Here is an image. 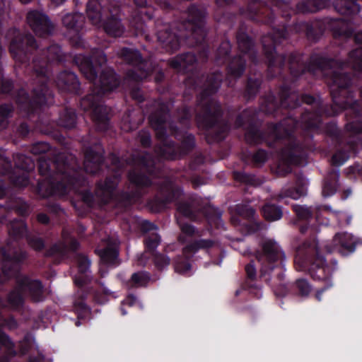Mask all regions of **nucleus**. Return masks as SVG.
Returning <instances> with one entry per match:
<instances>
[{
    "mask_svg": "<svg viewBox=\"0 0 362 362\" xmlns=\"http://www.w3.org/2000/svg\"><path fill=\"white\" fill-rule=\"evenodd\" d=\"M177 210L180 214L185 217L192 218V213L190 206L185 204H180L177 206Z\"/></svg>",
    "mask_w": 362,
    "mask_h": 362,
    "instance_id": "obj_40",
    "label": "nucleus"
},
{
    "mask_svg": "<svg viewBox=\"0 0 362 362\" xmlns=\"http://www.w3.org/2000/svg\"><path fill=\"white\" fill-rule=\"evenodd\" d=\"M76 261L78 273L74 277V282L76 285L81 286L90 279L88 269L90 262L86 256L81 255H76Z\"/></svg>",
    "mask_w": 362,
    "mask_h": 362,
    "instance_id": "obj_13",
    "label": "nucleus"
},
{
    "mask_svg": "<svg viewBox=\"0 0 362 362\" xmlns=\"http://www.w3.org/2000/svg\"><path fill=\"white\" fill-rule=\"evenodd\" d=\"M195 61V56L193 54L187 53L185 55L177 57L170 62V64L175 69L185 67Z\"/></svg>",
    "mask_w": 362,
    "mask_h": 362,
    "instance_id": "obj_25",
    "label": "nucleus"
},
{
    "mask_svg": "<svg viewBox=\"0 0 362 362\" xmlns=\"http://www.w3.org/2000/svg\"><path fill=\"white\" fill-rule=\"evenodd\" d=\"M297 286L299 288V291L302 295H307L310 291V288L308 282L304 279H300L297 281Z\"/></svg>",
    "mask_w": 362,
    "mask_h": 362,
    "instance_id": "obj_41",
    "label": "nucleus"
},
{
    "mask_svg": "<svg viewBox=\"0 0 362 362\" xmlns=\"http://www.w3.org/2000/svg\"><path fill=\"white\" fill-rule=\"evenodd\" d=\"M158 39L171 50L177 49L180 43V39L177 35L167 30H159Z\"/></svg>",
    "mask_w": 362,
    "mask_h": 362,
    "instance_id": "obj_18",
    "label": "nucleus"
},
{
    "mask_svg": "<svg viewBox=\"0 0 362 362\" xmlns=\"http://www.w3.org/2000/svg\"><path fill=\"white\" fill-rule=\"evenodd\" d=\"M149 281V276L145 272L134 273L132 276L131 282L135 286H145Z\"/></svg>",
    "mask_w": 362,
    "mask_h": 362,
    "instance_id": "obj_29",
    "label": "nucleus"
},
{
    "mask_svg": "<svg viewBox=\"0 0 362 362\" xmlns=\"http://www.w3.org/2000/svg\"><path fill=\"white\" fill-rule=\"evenodd\" d=\"M284 257L279 245L273 240L267 239L262 244V254L258 257L261 264V272L264 274L274 269V264Z\"/></svg>",
    "mask_w": 362,
    "mask_h": 362,
    "instance_id": "obj_4",
    "label": "nucleus"
},
{
    "mask_svg": "<svg viewBox=\"0 0 362 362\" xmlns=\"http://www.w3.org/2000/svg\"><path fill=\"white\" fill-rule=\"evenodd\" d=\"M141 227L144 231L156 230V226L148 221H142Z\"/></svg>",
    "mask_w": 362,
    "mask_h": 362,
    "instance_id": "obj_51",
    "label": "nucleus"
},
{
    "mask_svg": "<svg viewBox=\"0 0 362 362\" xmlns=\"http://www.w3.org/2000/svg\"><path fill=\"white\" fill-rule=\"evenodd\" d=\"M58 86H66L68 88H75L78 84L77 77L75 74L72 72H63L58 78Z\"/></svg>",
    "mask_w": 362,
    "mask_h": 362,
    "instance_id": "obj_24",
    "label": "nucleus"
},
{
    "mask_svg": "<svg viewBox=\"0 0 362 362\" xmlns=\"http://www.w3.org/2000/svg\"><path fill=\"white\" fill-rule=\"evenodd\" d=\"M214 245V242L209 240H201L197 243H195L194 245H189L186 246L183 252L185 255L188 256V254L189 252L195 251L197 249L199 248H209L212 247Z\"/></svg>",
    "mask_w": 362,
    "mask_h": 362,
    "instance_id": "obj_28",
    "label": "nucleus"
},
{
    "mask_svg": "<svg viewBox=\"0 0 362 362\" xmlns=\"http://www.w3.org/2000/svg\"><path fill=\"white\" fill-rule=\"evenodd\" d=\"M47 58L49 62H58L62 60L61 48L57 45L49 47L47 50Z\"/></svg>",
    "mask_w": 362,
    "mask_h": 362,
    "instance_id": "obj_30",
    "label": "nucleus"
},
{
    "mask_svg": "<svg viewBox=\"0 0 362 362\" xmlns=\"http://www.w3.org/2000/svg\"><path fill=\"white\" fill-rule=\"evenodd\" d=\"M336 185L326 182L322 188V194L324 197H329L334 194L336 192Z\"/></svg>",
    "mask_w": 362,
    "mask_h": 362,
    "instance_id": "obj_39",
    "label": "nucleus"
},
{
    "mask_svg": "<svg viewBox=\"0 0 362 362\" xmlns=\"http://www.w3.org/2000/svg\"><path fill=\"white\" fill-rule=\"evenodd\" d=\"M220 82H221L220 78H216V80L211 83V87L210 88V89L207 90L206 91L209 93H211L216 91L220 86Z\"/></svg>",
    "mask_w": 362,
    "mask_h": 362,
    "instance_id": "obj_54",
    "label": "nucleus"
},
{
    "mask_svg": "<svg viewBox=\"0 0 362 362\" xmlns=\"http://www.w3.org/2000/svg\"><path fill=\"white\" fill-rule=\"evenodd\" d=\"M306 187L305 185L300 186L297 189L291 190L288 187L282 189L281 193L279 194V199L290 197L293 199H298L306 194Z\"/></svg>",
    "mask_w": 362,
    "mask_h": 362,
    "instance_id": "obj_21",
    "label": "nucleus"
},
{
    "mask_svg": "<svg viewBox=\"0 0 362 362\" xmlns=\"http://www.w3.org/2000/svg\"><path fill=\"white\" fill-rule=\"evenodd\" d=\"M206 13L195 6L189 9L188 24L192 30V36L197 42L204 39L205 30L204 28Z\"/></svg>",
    "mask_w": 362,
    "mask_h": 362,
    "instance_id": "obj_6",
    "label": "nucleus"
},
{
    "mask_svg": "<svg viewBox=\"0 0 362 362\" xmlns=\"http://www.w3.org/2000/svg\"><path fill=\"white\" fill-rule=\"evenodd\" d=\"M66 0H52V3L54 4L56 6H59L62 4H63Z\"/></svg>",
    "mask_w": 362,
    "mask_h": 362,
    "instance_id": "obj_63",
    "label": "nucleus"
},
{
    "mask_svg": "<svg viewBox=\"0 0 362 362\" xmlns=\"http://www.w3.org/2000/svg\"><path fill=\"white\" fill-rule=\"evenodd\" d=\"M101 262L107 265H116L118 257L117 243H109L104 249H97Z\"/></svg>",
    "mask_w": 362,
    "mask_h": 362,
    "instance_id": "obj_15",
    "label": "nucleus"
},
{
    "mask_svg": "<svg viewBox=\"0 0 362 362\" xmlns=\"http://www.w3.org/2000/svg\"><path fill=\"white\" fill-rule=\"evenodd\" d=\"M160 238L156 233H152L146 240V246L148 251L153 252L160 244Z\"/></svg>",
    "mask_w": 362,
    "mask_h": 362,
    "instance_id": "obj_31",
    "label": "nucleus"
},
{
    "mask_svg": "<svg viewBox=\"0 0 362 362\" xmlns=\"http://www.w3.org/2000/svg\"><path fill=\"white\" fill-rule=\"evenodd\" d=\"M264 217L271 221L279 220L282 216L281 209L274 204H266L262 209Z\"/></svg>",
    "mask_w": 362,
    "mask_h": 362,
    "instance_id": "obj_22",
    "label": "nucleus"
},
{
    "mask_svg": "<svg viewBox=\"0 0 362 362\" xmlns=\"http://www.w3.org/2000/svg\"><path fill=\"white\" fill-rule=\"evenodd\" d=\"M357 243L356 240L351 234L346 233H337L333 239L332 246H326V250L328 252L337 250L341 255L353 252L355 250V245Z\"/></svg>",
    "mask_w": 362,
    "mask_h": 362,
    "instance_id": "obj_9",
    "label": "nucleus"
},
{
    "mask_svg": "<svg viewBox=\"0 0 362 362\" xmlns=\"http://www.w3.org/2000/svg\"><path fill=\"white\" fill-rule=\"evenodd\" d=\"M95 85L99 88L97 95L110 91L119 85L117 76L112 69H108L102 73L99 83H95ZM81 105L86 111L91 112L93 119L97 122L99 129H103L107 127L108 108L100 103L98 95H88L82 99Z\"/></svg>",
    "mask_w": 362,
    "mask_h": 362,
    "instance_id": "obj_1",
    "label": "nucleus"
},
{
    "mask_svg": "<svg viewBox=\"0 0 362 362\" xmlns=\"http://www.w3.org/2000/svg\"><path fill=\"white\" fill-rule=\"evenodd\" d=\"M118 11L117 8H113V10H109V12L112 15L108 18L103 25L105 31L111 36L120 37L124 32V27L121 23L120 21L117 19L112 13L117 14Z\"/></svg>",
    "mask_w": 362,
    "mask_h": 362,
    "instance_id": "obj_14",
    "label": "nucleus"
},
{
    "mask_svg": "<svg viewBox=\"0 0 362 362\" xmlns=\"http://www.w3.org/2000/svg\"><path fill=\"white\" fill-rule=\"evenodd\" d=\"M95 300L99 303H104L105 302H106V299L104 298V299H100L98 295L95 296Z\"/></svg>",
    "mask_w": 362,
    "mask_h": 362,
    "instance_id": "obj_64",
    "label": "nucleus"
},
{
    "mask_svg": "<svg viewBox=\"0 0 362 362\" xmlns=\"http://www.w3.org/2000/svg\"><path fill=\"white\" fill-rule=\"evenodd\" d=\"M135 3L139 6H143L146 4V0H134Z\"/></svg>",
    "mask_w": 362,
    "mask_h": 362,
    "instance_id": "obj_62",
    "label": "nucleus"
},
{
    "mask_svg": "<svg viewBox=\"0 0 362 362\" xmlns=\"http://www.w3.org/2000/svg\"><path fill=\"white\" fill-rule=\"evenodd\" d=\"M27 22L36 35L49 34L52 30L47 16L38 11H30L27 15Z\"/></svg>",
    "mask_w": 362,
    "mask_h": 362,
    "instance_id": "obj_7",
    "label": "nucleus"
},
{
    "mask_svg": "<svg viewBox=\"0 0 362 362\" xmlns=\"http://www.w3.org/2000/svg\"><path fill=\"white\" fill-rule=\"evenodd\" d=\"M112 4V0H100V2L98 1H89L87 5V16L91 23L98 27L102 25L101 21V7L105 6L107 4Z\"/></svg>",
    "mask_w": 362,
    "mask_h": 362,
    "instance_id": "obj_11",
    "label": "nucleus"
},
{
    "mask_svg": "<svg viewBox=\"0 0 362 362\" xmlns=\"http://www.w3.org/2000/svg\"><path fill=\"white\" fill-rule=\"evenodd\" d=\"M318 243L313 242L312 244L305 243L300 247L295 257L296 269L300 271L306 267L307 262L310 261V257L315 256V261L311 268V275L315 279L327 280L334 270V266L326 264L324 258L321 256Z\"/></svg>",
    "mask_w": 362,
    "mask_h": 362,
    "instance_id": "obj_2",
    "label": "nucleus"
},
{
    "mask_svg": "<svg viewBox=\"0 0 362 362\" xmlns=\"http://www.w3.org/2000/svg\"><path fill=\"white\" fill-rule=\"evenodd\" d=\"M76 310L80 318L88 317L90 313V309L83 303H80L78 305H76Z\"/></svg>",
    "mask_w": 362,
    "mask_h": 362,
    "instance_id": "obj_38",
    "label": "nucleus"
},
{
    "mask_svg": "<svg viewBox=\"0 0 362 362\" xmlns=\"http://www.w3.org/2000/svg\"><path fill=\"white\" fill-rule=\"evenodd\" d=\"M175 270L177 273L183 275H190L192 274V267L187 262L177 261L175 265Z\"/></svg>",
    "mask_w": 362,
    "mask_h": 362,
    "instance_id": "obj_34",
    "label": "nucleus"
},
{
    "mask_svg": "<svg viewBox=\"0 0 362 362\" xmlns=\"http://www.w3.org/2000/svg\"><path fill=\"white\" fill-rule=\"evenodd\" d=\"M293 210L296 215L301 219H308L311 216L310 208L305 206L294 205Z\"/></svg>",
    "mask_w": 362,
    "mask_h": 362,
    "instance_id": "obj_35",
    "label": "nucleus"
},
{
    "mask_svg": "<svg viewBox=\"0 0 362 362\" xmlns=\"http://www.w3.org/2000/svg\"><path fill=\"white\" fill-rule=\"evenodd\" d=\"M24 44L28 47H34L35 41L30 35L13 40L10 45V51L16 60H21V56L25 54Z\"/></svg>",
    "mask_w": 362,
    "mask_h": 362,
    "instance_id": "obj_12",
    "label": "nucleus"
},
{
    "mask_svg": "<svg viewBox=\"0 0 362 362\" xmlns=\"http://www.w3.org/2000/svg\"><path fill=\"white\" fill-rule=\"evenodd\" d=\"M106 62L105 55L100 51H97L91 58L78 57L76 63L78 64L81 72L90 81H95L97 78V73L99 68Z\"/></svg>",
    "mask_w": 362,
    "mask_h": 362,
    "instance_id": "obj_5",
    "label": "nucleus"
},
{
    "mask_svg": "<svg viewBox=\"0 0 362 362\" xmlns=\"http://www.w3.org/2000/svg\"><path fill=\"white\" fill-rule=\"evenodd\" d=\"M255 160L258 163H264L266 160L267 154L264 151H259L255 155Z\"/></svg>",
    "mask_w": 362,
    "mask_h": 362,
    "instance_id": "obj_52",
    "label": "nucleus"
},
{
    "mask_svg": "<svg viewBox=\"0 0 362 362\" xmlns=\"http://www.w3.org/2000/svg\"><path fill=\"white\" fill-rule=\"evenodd\" d=\"M154 262L156 265L159 268H163L169 264V259L160 254L153 255Z\"/></svg>",
    "mask_w": 362,
    "mask_h": 362,
    "instance_id": "obj_37",
    "label": "nucleus"
},
{
    "mask_svg": "<svg viewBox=\"0 0 362 362\" xmlns=\"http://www.w3.org/2000/svg\"><path fill=\"white\" fill-rule=\"evenodd\" d=\"M1 345H4L7 347H10V346L11 345V342L8 337L1 332H0V346Z\"/></svg>",
    "mask_w": 362,
    "mask_h": 362,
    "instance_id": "obj_53",
    "label": "nucleus"
},
{
    "mask_svg": "<svg viewBox=\"0 0 362 362\" xmlns=\"http://www.w3.org/2000/svg\"><path fill=\"white\" fill-rule=\"evenodd\" d=\"M76 123V115L74 112H66L64 116L61 117L60 124L61 125L66 127L71 128Z\"/></svg>",
    "mask_w": 362,
    "mask_h": 362,
    "instance_id": "obj_32",
    "label": "nucleus"
},
{
    "mask_svg": "<svg viewBox=\"0 0 362 362\" xmlns=\"http://www.w3.org/2000/svg\"><path fill=\"white\" fill-rule=\"evenodd\" d=\"M239 214L247 218H250V217H253L255 214V211L253 209H252L251 207H248V206H246L245 209H239Z\"/></svg>",
    "mask_w": 362,
    "mask_h": 362,
    "instance_id": "obj_44",
    "label": "nucleus"
},
{
    "mask_svg": "<svg viewBox=\"0 0 362 362\" xmlns=\"http://www.w3.org/2000/svg\"><path fill=\"white\" fill-rule=\"evenodd\" d=\"M349 158V156L345 152H338L332 156V163L336 165H342Z\"/></svg>",
    "mask_w": 362,
    "mask_h": 362,
    "instance_id": "obj_36",
    "label": "nucleus"
},
{
    "mask_svg": "<svg viewBox=\"0 0 362 362\" xmlns=\"http://www.w3.org/2000/svg\"><path fill=\"white\" fill-rule=\"evenodd\" d=\"M332 80V86L336 85L339 88H346L350 82V78L346 74L332 71L330 76Z\"/></svg>",
    "mask_w": 362,
    "mask_h": 362,
    "instance_id": "obj_26",
    "label": "nucleus"
},
{
    "mask_svg": "<svg viewBox=\"0 0 362 362\" xmlns=\"http://www.w3.org/2000/svg\"><path fill=\"white\" fill-rule=\"evenodd\" d=\"M63 239H64V243L63 244L61 245H55L53 248H52V250H53V253L54 252H59V253H64L65 252V250H74L77 248L78 244L77 243L76 240L72 239V238H69L67 236H66V232L64 231L63 232Z\"/></svg>",
    "mask_w": 362,
    "mask_h": 362,
    "instance_id": "obj_23",
    "label": "nucleus"
},
{
    "mask_svg": "<svg viewBox=\"0 0 362 362\" xmlns=\"http://www.w3.org/2000/svg\"><path fill=\"white\" fill-rule=\"evenodd\" d=\"M335 8L338 12L344 15L357 13L360 11L359 6L356 2L346 0H337L335 3Z\"/></svg>",
    "mask_w": 362,
    "mask_h": 362,
    "instance_id": "obj_20",
    "label": "nucleus"
},
{
    "mask_svg": "<svg viewBox=\"0 0 362 362\" xmlns=\"http://www.w3.org/2000/svg\"><path fill=\"white\" fill-rule=\"evenodd\" d=\"M124 304L129 306L136 305V304H139V302L137 300L136 298L132 295H129L127 298L124 300Z\"/></svg>",
    "mask_w": 362,
    "mask_h": 362,
    "instance_id": "obj_50",
    "label": "nucleus"
},
{
    "mask_svg": "<svg viewBox=\"0 0 362 362\" xmlns=\"http://www.w3.org/2000/svg\"><path fill=\"white\" fill-rule=\"evenodd\" d=\"M141 142L144 146L150 144V136L148 132H144V135L141 136Z\"/></svg>",
    "mask_w": 362,
    "mask_h": 362,
    "instance_id": "obj_56",
    "label": "nucleus"
},
{
    "mask_svg": "<svg viewBox=\"0 0 362 362\" xmlns=\"http://www.w3.org/2000/svg\"><path fill=\"white\" fill-rule=\"evenodd\" d=\"M182 194V192L177 189L172 191V197L168 198V202H173L175 199L178 198Z\"/></svg>",
    "mask_w": 362,
    "mask_h": 362,
    "instance_id": "obj_58",
    "label": "nucleus"
},
{
    "mask_svg": "<svg viewBox=\"0 0 362 362\" xmlns=\"http://www.w3.org/2000/svg\"><path fill=\"white\" fill-rule=\"evenodd\" d=\"M151 124L154 127V128L156 129V130L158 132L157 134H160V129H159V126H160V131H162V129H163V121H160V122H158V124H156L157 122L155 121V119L154 117L152 116L151 117Z\"/></svg>",
    "mask_w": 362,
    "mask_h": 362,
    "instance_id": "obj_57",
    "label": "nucleus"
},
{
    "mask_svg": "<svg viewBox=\"0 0 362 362\" xmlns=\"http://www.w3.org/2000/svg\"><path fill=\"white\" fill-rule=\"evenodd\" d=\"M30 246L36 250H40L44 247L42 240L40 238L33 239L30 241Z\"/></svg>",
    "mask_w": 362,
    "mask_h": 362,
    "instance_id": "obj_45",
    "label": "nucleus"
},
{
    "mask_svg": "<svg viewBox=\"0 0 362 362\" xmlns=\"http://www.w3.org/2000/svg\"><path fill=\"white\" fill-rule=\"evenodd\" d=\"M355 40L358 43H361L362 44V32L361 33H358L357 34H356V35H355Z\"/></svg>",
    "mask_w": 362,
    "mask_h": 362,
    "instance_id": "obj_61",
    "label": "nucleus"
},
{
    "mask_svg": "<svg viewBox=\"0 0 362 362\" xmlns=\"http://www.w3.org/2000/svg\"><path fill=\"white\" fill-rule=\"evenodd\" d=\"M37 220L42 223H47L49 221V218L46 214H41L38 215Z\"/></svg>",
    "mask_w": 362,
    "mask_h": 362,
    "instance_id": "obj_60",
    "label": "nucleus"
},
{
    "mask_svg": "<svg viewBox=\"0 0 362 362\" xmlns=\"http://www.w3.org/2000/svg\"><path fill=\"white\" fill-rule=\"evenodd\" d=\"M35 71L37 73V76H44L45 75L46 71L43 69V66L45 62H42V64L40 62L35 61Z\"/></svg>",
    "mask_w": 362,
    "mask_h": 362,
    "instance_id": "obj_46",
    "label": "nucleus"
},
{
    "mask_svg": "<svg viewBox=\"0 0 362 362\" xmlns=\"http://www.w3.org/2000/svg\"><path fill=\"white\" fill-rule=\"evenodd\" d=\"M129 180H131V182L138 185H144L145 182L143 181V177H141L140 175H136L133 173H129Z\"/></svg>",
    "mask_w": 362,
    "mask_h": 362,
    "instance_id": "obj_48",
    "label": "nucleus"
},
{
    "mask_svg": "<svg viewBox=\"0 0 362 362\" xmlns=\"http://www.w3.org/2000/svg\"><path fill=\"white\" fill-rule=\"evenodd\" d=\"M102 160L103 156L101 153L91 154L88 153L84 160L85 170L89 173H95L99 170Z\"/></svg>",
    "mask_w": 362,
    "mask_h": 362,
    "instance_id": "obj_19",
    "label": "nucleus"
},
{
    "mask_svg": "<svg viewBox=\"0 0 362 362\" xmlns=\"http://www.w3.org/2000/svg\"><path fill=\"white\" fill-rule=\"evenodd\" d=\"M18 284V287L8 296V303L11 308L16 309L21 306L25 295H30L35 301L42 300V286L39 281L25 276L20 278Z\"/></svg>",
    "mask_w": 362,
    "mask_h": 362,
    "instance_id": "obj_3",
    "label": "nucleus"
},
{
    "mask_svg": "<svg viewBox=\"0 0 362 362\" xmlns=\"http://www.w3.org/2000/svg\"><path fill=\"white\" fill-rule=\"evenodd\" d=\"M121 54L129 63L139 64L142 62L141 54L136 49L125 48L122 50Z\"/></svg>",
    "mask_w": 362,
    "mask_h": 362,
    "instance_id": "obj_27",
    "label": "nucleus"
},
{
    "mask_svg": "<svg viewBox=\"0 0 362 362\" xmlns=\"http://www.w3.org/2000/svg\"><path fill=\"white\" fill-rule=\"evenodd\" d=\"M74 186V179L70 177L67 181L58 183L56 186H50L48 189H45V183L39 184V192L42 197H47L52 194L64 196L69 192L71 188Z\"/></svg>",
    "mask_w": 362,
    "mask_h": 362,
    "instance_id": "obj_10",
    "label": "nucleus"
},
{
    "mask_svg": "<svg viewBox=\"0 0 362 362\" xmlns=\"http://www.w3.org/2000/svg\"><path fill=\"white\" fill-rule=\"evenodd\" d=\"M339 224H349L351 222V216L344 212H339L337 214Z\"/></svg>",
    "mask_w": 362,
    "mask_h": 362,
    "instance_id": "obj_43",
    "label": "nucleus"
},
{
    "mask_svg": "<svg viewBox=\"0 0 362 362\" xmlns=\"http://www.w3.org/2000/svg\"><path fill=\"white\" fill-rule=\"evenodd\" d=\"M11 108L8 105L0 106V129L6 127L8 124L7 117L11 112Z\"/></svg>",
    "mask_w": 362,
    "mask_h": 362,
    "instance_id": "obj_33",
    "label": "nucleus"
},
{
    "mask_svg": "<svg viewBox=\"0 0 362 362\" xmlns=\"http://www.w3.org/2000/svg\"><path fill=\"white\" fill-rule=\"evenodd\" d=\"M245 271L247 276L252 279L255 276L256 271L253 263H250L245 267Z\"/></svg>",
    "mask_w": 362,
    "mask_h": 362,
    "instance_id": "obj_49",
    "label": "nucleus"
},
{
    "mask_svg": "<svg viewBox=\"0 0 362 362\" xmlns=\"http://www.w3.org/2000/svg\"><path fill=\"white\" fill-rule=\"evenodd\" d=\"M245 66L244 64L240 62V64L239 65L238 68L237 69H233V67H230V73L231 75L234 77L240 76L244 71Z\"/></svg>",
    "mask_w": 362,
    "mask_h": 362,
    "instance_id": "obj_47",
    "label": "nucleus"
},
{
    "mask_svg": "<svg viewBox=\"0 0 362 362\" xmlns=\"http://www.w3.org/2000/svg\"><path fill=\"white\" fill-rule=\"evenodd\" d=\"M16 185H18L21 187H24L28 185V180L26 177L23 176L22 177V181L20 180V178H18L17 180H16Z\"/></svg>",
    "mask_w": 362,
    "mask_h": 362,
    "instance_id": "obj_59",
    "label": "nucleus"
},
{
    "mask_svg": "<svg viewBox=\"0 0 362 362\" xmlns=\"http://www.w3.org/2000/svg\"><path fill=\"white\" fill-rule=\"evenodd\" d=\"M117 185V180H109L105 182L104 185H99L96 192V196L101 199V200L106 203L112 197L114 194V189Z\"/></svg>",
    "mask_w": 362,
    "mask_h": 362,
    "instance_id": "obj_16",
    "label": "nucleus"
},
{
    "mask_svg": "<svg viewBox=\"0 0 362 362\" xmlns=\"http://www.w3.org/2000/svg\"><path fill=\"white\" fill-rule=\"evenodd\" d=\"M0 255L2 256L1 264L2 267L3 276L0 274V281L15 274L18 271L19 264L25 257V254L21 252L19 255L14 254L12 257L8 255L2 249H0Z\"/></svg>",
    "mask_w": 362,
    "mask_h": 362,
    "instance_id": "obj_8",
    "label": "nucleus"
},
{
    "mask_svg": "<svg viewBox=\"0 0 362 362\" xmlns=\"http://www.w3.org/2000/svg\"><path fill=\"white\" fill-rule=\"evenodd\" d=\"M177 221L180 226V228L183 235H190L194 233V228L187 223H182L181 221L177 218Z\"/></svg>",
    "mask_w": 362,
    "mask_h": 362,
    "instance_id": "obj_42",
    "label": "nucleus"
},
{
    "mask_svg": "<svg viewBox=\"0 0 362 362\" xmlns=\"http://www.w3.org/2000/svg\"><path fill=\"white\" fill-rule=\"evenodd\" d=\"M64 25L70 31L73 30L77 33L82 27L83 23V16L78 13H69L64 16L62 19Z\"/></svg>",
    "mask_w": 362,
    "mask_h": 362,
    "instance_id": "obj_17",
    "label": "nucleus"
},
{
    "mask_svg": "<svg viewBox=\"0 0 362 362\" xmlns=\"http://www.w3.org/2000/svg\"><path fill=\"white\" fill-rule=\"evenodd\" d=\"M20 158L22 159V160H25L26 163H28V166H25L23 165H19V167L21 168L24 169V170H29V169H31L33 167V165L32 163V160L29 158L25 157L23 156H21L20 157Z\"/></svg>",
    "mask_w": 362,
    "mask_h": 362,
    "instance_id": "obj_55",
    "label": "nucleus"
}]
</instances>
